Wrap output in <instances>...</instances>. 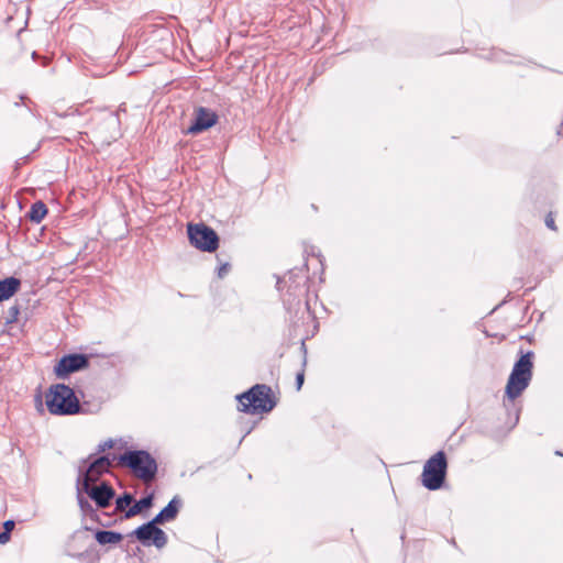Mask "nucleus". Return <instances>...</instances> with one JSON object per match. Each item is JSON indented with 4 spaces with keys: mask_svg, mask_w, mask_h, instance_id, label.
Returning <instances> with one entry per match:
<instances>
[{
    "mask_svg": "<svg viewBox=\"0 0 563 563\" xmlns=\"http://www.w3.org/2000/svg\"><path fill=\"white\" fill-rule=\"evenodd\" d=\"M46 406L52 415L71 416L80 411L75 391L65 384L52 385L46 394Z\"/></svg>",
    "mask_w": 563,
    "mask_h": 563,
    "instance_id": "f257e3e1",
    "label": "nucleus"
},
{
    "mask_svg": "<svg viewBox=\"0 0 563 563\" xmlns=\"http://www.w3.org/2000/svg\"><path fill=\"white\" fill-rule=\"evenodd\" d=\"M532 358L533 353L528 352L515 363L505 389V394L510 400L518 398L529 386L532 378Z\"/></svg>",
    "mask_w": 563,
    "mask_h": 563,
    "instance_id": "f03ea898",
    "label": "nucleus"
},
{
    "mask_svg": "<svg viewBox=\"0 0 563 563\" xmlns=\"http://www.w3.org/2000/svg\"><path fill=\"white\" fill-rule=\"evenodd\" d=\"M119 462L144 482L152 481L157 472L155 459L146 451H128L119 457Z\"/></svg>",
    "mask_w": 563,
    "mask_h": 563,
    "instance_id": "7ed1b4c3",
    "label": "nucleus"
},
{
    "mask_svg": "<svg viewBox=\"0 0 563 563\" xmlns=\"http://www.w3.org/2000/svg\"><path fill=\"white\" fill-rule=\"evenodd\" d=\"M272 389L266 385H255L249 391L238 396L242 411L268 412L275 407Z\"/></svg>",
    "mask_w": 563,
    "mask_h": 563,
    "instance_id": "20e7f679",
    "label": "nucleus"
},
{
    "mask_svg": "<svg viewBox=\"0 0 563 563\" xmlns=\"http://www.w3.org/2000/svg\"><path fill=\"white\" fill-rule=\"evenodd\" d=\"M448 470V461L445 453L439 451L433 454L423 465L421 474V483L429 490L441 488L444 483Z\"/></svg>",
    "mask_w": 563,
    "mask_h": 563,
    "instance_id": "39448f33",
    "label": "nucleus"
},
{
    "mask_svg": "<svg viewBox=\"0 0 563 563\" xmlns=\"http://www.w3.org/2000/svg\"><path fill=\"white\" fill-rule=\"evenodd\" d=\"M188 238L196 249L203 252H213L219 244L216 231L203 223L188 224Z\"/></svg>",
    "mask_w": 563,
    "mask_h": 563,
    "instance_id": "423d86ee",
    "label": "nucleus"
},
{
    "mask_svg": "<svg viewBox=\"0 0 563 563\" xmlns=\"http://www.w3.org/2000/svg\"><path fill=\"white\" fill-rule=\"evenodd\" d=\"M131 534L145 547L153 544L157 549H162L167 544L166 533L152 520L136 528Z\"/></svg>",
    "mask_w": 563,
    "mask_h": 563,
    "instance_id": "0eeeda50",
    "label": "nucleus"
},
{
    "mask_svg": "<svg viewBox=\"0 0 563 563\" xmlns=\"http://www.w3.org/2000/svg\"><path fill=\"white\" fill-rule=\"evenodd\" d=\"M88 357L84 354H69L63 356L54 367L57 378L65 379L69 374L88 367Z\"/></svg>",
    "mask_w": 563,
    "mask_h": 563,
    "instance_id": "6e6552de",
    "label": "nucleus"
},
{
    "mask_svg": "<svg viewBox=\"0 0 563 563\" xmlns=\"http://www.w3.org/2000/svg\"><path fill=\"white\" fill-rule=\"evenodd\" d=\"M218 122L217 113L205 107H198L194 111V119L191 125L187 129L188 134H199Z\"/></svg>",
    "mask_w": 563,
    "mask_h": 563,
    "instance_id": "1a4fd4ad",
    "label": "nucleus"
},
{
    "mask_svg": "<svg viewBox=\"0 0 563 563\" xmlns=\"http://www.w3.org/2000/svg\"><path fill=\"white\" fill-rule=\"evenodd\" d=\"M111 462L107 456H100L93 460L84 474L80 475L79 481L81 484L87 483L90 485L99 479V477L109 471Z\"/></svg>",
    "mask_w": 563,
    "mask_h": 563,
    "instance_id": "9d476101",
    "label": "nucleus"
},
{
    "mask_svg": "<svg viewBox=\"0 0 563 563\" xmlns=\"http://www.w3.org/2000/svg\"><path fill=\"white\" fill-rule=\"evenodd\" d=\"M82 490L89 495L91 499L96 501L98 507L106 508L109 506L110 500L114 496L113 489L102 483L100 486L92 487L91 485H88L87 483L82 484Z\"/></svg>",
    "mask_w": 563,
    "mask_h": 563,
    "instance_id": "9b49d317",
    "label": "nucleus"
},
{
    "mask_svg": "<svg viewBox=\"0 0 563 563\" xmlns=\"http://www.w3.org/2000/svg\"><path fill=\"white\" fill-rule=\"evenodd\" d=\"M21 282L16 277L0 280V301L11 298L20 288Z\"/></svg>",
    "mask_w": 563,
    "mask_h": 563,
    "instance_id": "f8f14e48",
    "label": "nucleus"
},
{
    "mask_svg": "<svg viewBox=\"0 0 563 563\" xmlns=\"http://www.w3.org/2000/svg\"><path fill=\"white\" fill-rule=\"evenodd\" d=\"M178 514V503L176 498L172 499L168 505L163 508L153 519L152 521L157 526L163 523L164 521H170L176 518Z\"/></svg>",
    "mask_w": 563,
    "mask_h": 563,
    "instance_id": "ddd939ff",
    "label": "nucleus"
},
{
    "mask_svg": "<svg viewBox=\"0 0 563 563\" xmlns=\"http://www.w3.org/2000/svg\"><path fill=\"white\" fill-rule=\"evenodd\" d=\"M96 540L99 544H117L122 541L123 536L115 531L100 530L96 533Z\"/></svg>",
    "mask_w": 563,
    "mask_h": 563,
    "instance_id": "4468645a",
    "label": "nucleus"
},
{
    "mask_svg": "<svg viewBox=\"0 0 563 563\" xmlns=\"http://www.w3.org/2000/svg\"><path fill=\"white\" fill-rule=\"evenodd\" d=\"M152 503H153L152 495L140 499L139 501H136L133 506H131L126 510L125 517L131 518V517L139 515L142 510L150 508L152 506Z\"/></svg>",
    "mask_w": 563,
    "mask_h": 563,
    "instance_id": "2eb2a0df",
    "label": "nucleus"
},
{
    "mask_svg": "<svg viewBox=\"0 0 563 563\" xmlns=\"http://www.w3.org/2000/svg\"><path fill=\"white\" fill-rule=\"evenodd\" d=\"M46 213H47V208H46L45 203L42 201H36L32 205L30 212H29V217H30L31 221H33L35 223H40L44 219Z\"/></svg>",
    "mask_w": 563,
    "mask_h": 563,
    "instance_id": "dca6fc26",
    "label": "nucleus"
},
{
    "mask_svg": "<svg viewBox=\"0 0 563 563\" xmlns=\"http://www.w3.org/2000/svg\"><path fill=\"white\" fill-rule=\"evenodd\" d=\"M133 501V497L130 494H124L123 496L119 497L115 501L117 509L118 510H124L126 507L131 505Z\"/></svg>",
    "mask_w": 563,
    "mask_h": 563,
    "instance_id": "f3484780",
    "label": "nucleus"
},
{
    "mask_svg": "<svg viewBox=\"0 0 563 563\" xmlns=\"http://www.w3.org/2000/svg\"><path fill=\"white\" fill-rule=\"evenodd\" d=\"M114 445V442L113 440L109 439V440H106L103 441L102 443H100L98 445V452L101 453V452H104L106 450L108 449H112Z\"/></svg>",
    "mask_w": 563,
    "mask_h": 563,
    "instance_id": "a211bd4d",
    "label": "nucleus"
},
{
    "mask_svg": "<svg viewBox=\"0 0 563 563\" xmlns=\"http://www.w3.org/2000/svg\"><path fill=\"white\" fill-rule=\"evenodd\" d=\"M303 379H305V373L303 371L299 372L296 376V384H297V389L299 390L303 384Z\"/></svg>",
    "mask_w": 563,
    "mask_h": 563,
    "instance_id": "6ab92c4d",
    "label": "nucleus"
},
{
    "mask_svg": "<svg viewBox=\"0 0 563 563\" xmlns=\"http://www.w3.org/2000/svg\"><path fill=\"white\" fill-rule=\"evenodd\" d=\"M545 224L549 229L556 230L554 219L551 213L545 218Z\"/></svg>",
    "mask_w": 563,
    "mask_h": 563,
    "instance_id": "aec40b11",
    "label": "nucleus"
},
{
    "mask_svg": "<svg viewBox=\"0 0 563 563\" xmlns=\"http://www.w3.org/2000/svg\"><path fill=\"white\" fill-rule=\"evenodd\" d=\"M229 271V264H223L219 267V271H218V276L220 278L224 277V275L228 273Z\"/></svg>",
    "mask_w": 563,
    "mask_h": 563,
    "instance_id": "412c9836",
    "label": "nucleus"
},
{
    "mask_svg": "<svg viewBox=\"0 0 563 563\" xmlns=\"http://www.w3.org/2000/svg\"><path fill=\"white\" fill-rule=\"evenodd\" d=\"M118 121H119V119H118L115 115H113V114H109V115H108V118H107V120H106V123H107L108 125H114V124H117V123H118Z\"/></svg>",
    "mask_w": 563,
    "mask_h": 563,
    "instance_id": "4be33fe9",
    "label": "nucleus"
},
{
    "mask_svg": "<svg viewBox=\"0 0 563 563\" xmlns=\"http://www.w3.org/2000/svg\"><path fill=\"white\" fill-rule=\"evenodd\" d=\"M10 540V533L9 532H1L0 533V544H5Z\"/></svg>",
    "mask_w": 563,
    "mask_h": 563,
    "instance_id": "5701e85b",
    "label": "nucleus"
},
{
    "mask_svg": "<svg viewBox=\"0 0 563 563\" xmlns=\"http://www.w3.org/2000/svg\"><path fill=\"white\" fill-rule=\"evenodd\" d=\"M3 526H4V531L10 533V531L14 528V521L8 520L4 522Z\"/></svg>",
    "mask_w": 563,
    "mask_h": 563,
    "instance_id": "b1692460",
    "label": "nucleus"
},
{
    "mask_svg": "<svg viewBox=\"0 0 563 563\" xmlns=\"http://www.w3.org/2000/svg\"><path fill=\"white\" fill-rule=\"evenodd\" d=\"M21 100H22L23 102H25V100H27V101L30 102V100H29L26 97H23V96L21 97Z\"/></svg>",
    "mask_w": 563,
    "mask_h": 563,
    "instance_id": "393cba45",
    "label": "nucleus"
},
{
    "mask_svg": "<svg viewBox=\"0 0 563 563\" xmlns=\"http://www.w3.org/2000/svg\"><path fill=\"white\" fill-rule=\"evenodd\" d=\"M80 506L84 507V500L79 498Z\"/></svg>",
    "mask_w": 563,
    "mask_h": 563,
    "instance_id": "a878e982",
    "label": "nucleus"
}]
</instances>
